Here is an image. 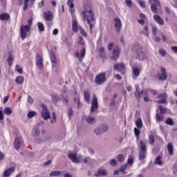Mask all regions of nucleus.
<instances>
[{
  "label": "nucleus",
  "instance_id": "nucleus-1",
  "mask_svg": "<svg viewBox=\"0 0 177 177\" xmlns=\"http://www.w3.org/2000/svg\"><path fill=\"white\" fill-rule=\"evenodd\" d=\"M84 8L86 11H82V15L84 17V21L86 20L87 24L89 25L90 31L92 32V28L93 27V22L95 21V14L92 9L88 10L86 6H84Z\"/></svg>",
  "mask_w": 177,
  "mask_h": 177
},
{
  "label": "nucleus",
  "instance_id": "nucleus-2",
  "mask_svg": "<svg viewBox=\"0 0 177 177\" xmlns=\"http://www.w3.org/2000/svg\"><path fill=\"white\" fill-rule=\"evenodd\" d=\"M139 147H140V153L138 156V158L140 161H143L145 158H146V156H147V147L146 144L143 142V140L139 141Z\"/></svg>",
  "mask_w": 177,
  "mask_h": 177
},
{
  "label": "nucleus",
  "instance_id": "nucleus-3",
  "mask_svg": "<svg viewBox=\"0 0 177 177\" xmlns=\"http://www.w3.org/2000/svg\"><path fill=\"white\" fill-rule=\"evenodd\" d=\"M41 107H42V110L41 112V117L42 119H44L45 121L47 120H50V113H49V111H48V106L44 104H41Z\"/></svg>",
  "mask_w": 177,
  "mask_h": 177
},
{
  "label": "nucleus",
  "instance_id": "nucleus-4",
  "mask_svg": "<svg viewBox=\"0 0 177 177\" xmlns=\"http://www.w3.org/2000/svg\"><path fill=\"white\" fill-rule=\"evenodd\" d=\"M31 30V26L30 25H21L20 27V35L21 39H26L27 38V32Z\"/></svg>",
  "mask_w": 177,
  "mask_h": 177
},
{
  "label": "nucleus",
  "instance_id": "nucleus-5",
  "mask_svg": "<svg viewBox=\"0 0 177 177\" xmlns=\"http://www.w3.org/2000/svg\"><path fill=\"white\" fill-rule=\"evenodd\" d=\"M109 131V125L107 124H101L97 126V127L94 129V133L97 136L102 135V133H104V132H107Z\"/></svg>",
  "mask_w": 177,
  "mask_h": 177
},
{
  "label": "nucleus",
  "instance_id": "nucleus-6",
  "mask_svg": "<svg viewBox=\"0 0 177 177\" xmlns=\"http://www.w3.org/2000/svg\"><path fill=\"white\" fill-rule=\"evenodd\" d=\"M121 53V48L118 45H115L113 48L112 57H111V60L113 62H117L120 59V55Z\"/></svg>",
  "mask_w": 177,
  "mask_h": 177
},
{
  "label": "nucleus",
  "instance_id": "nucleus-7",
  "mask_svg": "<svg viewBox=\"0 0 177 177\" xmlns=\"http://www.w3.org/2000/svg\"><path fill=\"white\" fill-rule=\"evenodd\" d=\"M106 73H101L95 77V82L97 85H102V84H104V82H106Z\"/></svg>",
  "mask_w": 177,
  "mask_h": 177
},
{
  "label": "nucleus",
  "instance_id": "nucleus-8",
  "mask_svg": "<svg viewBox=\"0 0 177 177\" xmlns=\"http://www.w3.org/2000/svg\"><path fill=\"white\" fill-rule=\"evenodd\" d=\"M99 109V103L97 102V97H96V94L93 95V99L91 100V113H93Z\"/></svg>",
  "mask_w": 177,
  "mask_h": 177
},
{
  "label": "nucleus",
  "instance_id": "nucleus-9",
  "mask_svg": "<svg viewBox=\"0 0 177 177\" xmlns=\"http://www.w3.org/2000/svg\"><path fill=\"white\" fill-rule=\"evenodd\" d=\"M44 57L41 53H37L36 57V65L39 67V70H42L44 68Z\"/></svg>",
  "mask_w": 177,
  "mask_h": 177
},
{
  "label": "nucleus",
  "instance_id": "nucleus-10",
  "mask_svg": "<svg viewBox=\"0 0 177 177\" xmlns=\"http://www.w3.org/2000/svg\"><path fill=\"white\" fill-rule=\"evenodd\" d=\"M113 69L116 71H120L121 74H124L123 71H125V64L123 63L115 64L113 65Z\"/></svg>",
  "mask_w": 177,
  "mask_h": 177
},
{
  "label": "nucleus",
  "instance_id": "nucleus-11",
  "mask_svg": "<svg viewBox=\"0 0 177 177\" xmlns=\"http://www.w3.org/2000/svg\"><path fill=\"white\" fill-rule=\"evenodd\" d=\"M83 120H85V121H86V123L90 124V125H95V124H96V118L91 115H84L83 117Z\"/></svg>",
  "mask_w": 177,
  "mask_h": 177
},
{
  "label": "nucleus",
  "instance_id": "nucleus-12",
  "mask_svg": "<svg viewBox=\"0 0 177 177\" xmlns=\"http://www.w3.org/2000/svg\"><path fill=\"white\" fill-rule=\"evenodd\" d=\"M94 176H107V171L104 169V167H101L97 169L96 173L94 174Z\"/></svg>",
  "mask_w": 177,
  "mask_h": 177
},
{
  "label": "nucleus",
  "instance_id": "nucleus-13",
  "mask_svg": "<svg viewBox=\"0 0 177 177\" xmlns=\"http://www.w3.org/2000/svg\"><path fill=\"white\" fill-rule=\"evenodd\" d=\"M161 6V3L160 1H155L154 3H151V10L153 13H157V10H158V8Z\"/></svg>",
  "mask_w": 177,
  "mask_h": 177
},
{
  "label": "nucleus",
  "instance_id": "nucleus-14",
  "mask_svg": "<svg viewBox=\"0 0 177 177\" xmlns=\"http://www.w3.org/2000/svg\"><path fill=\"white\" fill-rule=\"evenodd\" d=\"M136 91L134 93V95L136 96V99H140L142 97V95H143V90L140 91V88L139 87V85L136 84L135 86Z\"/></svg>",
  "mask_w": 177,
  "mask_h": 177
},
{
  "label": "nucleus",
  "instance_id": "nucleus-15",
  "mask_svg": "<svg viewBox=\"0 0 177 177\" xmlns=\"http://www.w3.org/2000/svg\"><path fill=\"white\" fill-rule=\"evenodd\" d=\"M161 71L162 74L158 75V80L159 81H165L167 78H168V76L167 75V70H165V68L162 67Z\"/></svg>",
  "mask_w": 177,
  "mask_h": 177
},
{
  "label": "nucleus",
  "instance_id": "nucleus-16",
  "mask_svg": "<svg viewBox=\"0 0 177 177\" xmlns=\"http://www.w3.org/2000/svg\"><path fill=\"white\" fill-rule=\"evenodd\" d=\"M43 17L47 21H52L53 20V14L50 11L43 12Z\"/></svg>",
  "mask_w": 177,
  "mask_h": 177
},
{
  "label": "nucleus",
  "instance_id": "nucleus-17",
  "mask_svg": "<svg viewBox=\"0 0 177 177\" xmlns=\"http://www.w3.org/2000/svg\"><path fill=\"white\" fill-rule=\"evenodd\" d=\"M115 21V28L118 32H120L121 31V27H122V24H121V19L120 18L116 17L114 19Z\"/></svg>",
  "mask_w": 177,
  "mask_h": 177
},
{
  "label": "nucleus",
  "instance_id": "nucleus-18",
  "mask_svg": "<svg viewBox=\"0 0 177 177\" xmlns=\"http://www.w3.org/2000/svg\"><path fill=\"white\" fill-rule=\"evenodd\" d=\"M21 145H23V140L19 137H17L14 141L15 149L19 150Z\"/></svg>",
  "mask_w": 177,
  "mask_h": 177
},
{
  "label": "nucleus",
  "instance_id": "nucleus-19",
  "mask_svg": "<svg viewBox=\"0 0 177 177\" xmlns=\"http://www.w3.org/2000/svg\"><path fill=\"white\" fill-rule=\"evenodd\" d=\"M68 157L71 159L72 162H75L76 164L80 162V158H78L75 153H68Z\"/></svg>",
  "mask_w": 177,
  "mask_h": 177
},
{
  "label": "nucleus",
  "instance_id": "nucleus-20",
  "mask_svg": "<svg viewBox=\"0 0 177 177\" xmlns=\"http://www.w3.org/2000/svg\"><path fill=\"white\" fill-rule=\"evenodd\" d=\"M15 172V167H12L4 171L3 176V177H10V175Z\"/></svg>",
  "mask_w": 177,
  "mask_h": 177
},
{
  "label": "nucleus",
  "instance_id": "nucleus-21",
  "mask_svg": "<svg viewBox=\"0 0 177 177\" xmlns=\"http://www.w3.org/2000/svg\"><path fill=\"white\" fill-rule=\"evenodd\" d=\"M153 19L158 24H160V26H164V19L160 17V15H153Z\"/></svg>",
  "mask_w": 177,
  "mask_h": 177
},
{
  "label": "nucleus",
  "instance_id": "nucleus-22",
  "mask_svg": "<svg viewBox=\"0 0 177 177\" xmlns=\"http://www.w3.org/2000/svg\"><path fill=\"white\" fill-rule=\"evenodd\" d=\"M15 58L13 57V51L10 50L8 52V66H12L13 64V61Z\"/></svg>",
  "mask_w": 177,
  "mask_h": 177
},
{
  "label": "nucleus",
  "instance_id": "nucleus-23",
  "mask_svg": "<svg viewBox=\"0 0 177 177\" xmlns=\"http://www.w3.org/2000/svg\"><path fill=\"white\" fill-rule=\"evenodd\" d=\"M84 100L87 103H91V93L89 91H84Z\"/></svg>",
  "mask_w": 177,
  "mask_h": 177
},
{
  "label": "nucleus",
  "instance_id": "nucleus-24",
  "mask_svg": "<svg viewBox=\"0 0 177 177\" xmlns=\"http://www.w3.org/2000/svg\"><path fill=\"white\" fill-rule=\"evenodd\" d=\"M72 28L74 32H78V21H77V19H73L72 22Z\"/></svg>",
  "mask_w": 177,
  "mask_h": 177
},
{
  "label": "nucleus",
  "instance_id": "nucleus-25",
  "mask_svg": "<svg viewBox=\"0 0 177 177\" xmlns=\"http://www.w3.org/2000/svg\"><path fill=\"white\" fill-rule=\"evenodd\" d=\"M40 133H41V131H39V129H38V127H35L32 130V136H35V138H38V136H39Z\"/></svg>",
  "mask_w": 177,
  "mask_h": 177
},
{
  "label": "nucleus",
  "instance_id": "nucleus-26",
  "mask_svg": "<svg viewBox=\"0 0 177 177\" xmlns=\"http://www.w3.org/2000/svg\"><path fill=\"white\" fill-rule=\"evenodd\" d=\"M136 125L138 129H142V128H143V122L142 121V118H139L136 121Z\"/></svg>",
  "mask_w": 177,
  "mask_h": 177
},
{
  "label": "nucleus",
  "instance_id": "nucleus-27",
  "mask_svg": "<svg viewBox=\"0 0 177 177\" xmlns=\"http://www.w3.org/2000/svg\"><path fill=\"white\" fill-rule=\"evenodd\" d=\"M162 157L161 156H158L154 161L155 165H162L163 162L161 160Z\"/></svg>",
  "mask_w": 177,
  "mask_h": 177
},
{
  "label": "nucleus",
  "instance_id": "nucleus-28",
  "mask_svg": "<svg viewBox=\"0 0 177 177\" xmlns=\"http://www.w3.org/2000/svg\"><path fill=\"white\" fill-rule=\"evenodd\" d=\"M156 120L157 122H162L164 121V115L161 113H156Z\"/></svg>",
  "mask_w": 177,
  "mask_h": 177
},
{
  "label": "nucleus",
  "instance_id": "nucleus-29",
  "mask_svg": "<svg viewBox=\"0 0 177 177\" xmlns=\"http://www.w3.org/2000/svg\"><path fill=\"white\" fill-rule=\"evenodd\" d=\"M167 150L170 156H174V145H172V143L167 144Z\"/></svg>",
  "mask_w": 177,
  "mask_h": 177
},
{
  "label": "nucleus",
  "instance_id": "nucleus-30",
  "mask_svg": "<svg viewBox=\"0 0 177 177\" xmlns=\"http://www.w3.org/2000/svg\"><path fill=\"white\" fill-rule=\"evenodd\" d=\"M50 59L52 63H54V64H56V55H55V52L50 51Z\"/></svg>",
  "mask_w": 177,
  "mask_h": 177
},
{
  "label": "nucleus",
  "instance_id": "nucleus-31",
  "mask_svg": "<svg viewBox=\"0 0 177 177\" xmlns=\"http://www.w3.org/2000/svg\"><path fill=\"white\" fill-rule=\"evenodd\" d=\"M10 19V16L8 13L0 14V20H9Z\"/></svg>",
  "mask_w": 177,
  "mask_h": 177
},
{
  "label": "nucleus",
  "instance_id": "nucleus-32",
  "mask_svg": "<svg viewBox=\"0 0 177 177\" xmlns=\"http://www.w3.org/2000/svg\"><path fill=\"white\" fill-rule=\"evenodd\" d=\"M132 71L133 75H135L136 77H139V75H140V70H139V68L138 67H133L132 68Z\"/></svg>",
  "mask_w": 177,
  "mask_h": 177
},
{
  "label": "nucleus",
  "instance_id": "nucleus-33",
  "mask_svg": "<svg viewBox=\"0 0 177 177\" xmlns=\"http://www.w3.org/2000/svg\"><path fill=\"white\" fill-rule=\"evenodd\" d=\"M37 113L35 111H30L27 113L28 118H32V117H35L37 115Z\"/></svg>",
  "mask_w": 177,
  "mask_h": 177
},
{
  "label": "nucleus",
  "instance_id": "nucleus-34",
  "mask_svg": "<svg viewBox=\"0 0 177 177\" xmlns=\"http://www.w3.org/2000/svg\"><path fill=\"white\" fill-rule=\"evenodd\" d=\"M15 82L19 84H23L24 82V77L23 76H18L15 79Z\"/></svg>",
  "mask_w": 177,
  "mask_h": 177
},
{
  "label": "nucleus",
  "instance_id": "nucleus-35",
  "mask_svg": "<svg viewBox=\"0 0 177 177\" xmlns=\"http://www.w3.org/2000/svg\"><path fill=\"white\" fill-rule=\"evenodd\" d=\"M128 168V165H122L119 169L120 172H122L123 175H125L127 172L125 171V169Z\"/></svg>",
  "mask_w": 177,
  "mask_h": 177
},
{
  "label": "nucleus",
  "instance_id": "nucleus-36",
  "mask_svg": "<svg viewBox=\"0 0 177 177\" xmlns=\"http://www.w3.org/2000/svg\"><path fill=\"white\" fill-rule=\"evenodd\" d=\"M158 109L160 110V114H166L168 110L167 107H163L162 105H159Z\"/></svg>",
  "mask_w": 177,
  "mask_h": 177
},
{
  "label": "nucleus",
  "instance_id": "nucleus-37",
  "mask_svg": "<svg viewBox=\"0 0 177 177\" xmlns=\"http://www.w3.org/2000/svg\"><path fill=\"white\" fill-rule=\"evenodd\" d=\"M62 171H53L50 173V176H60Z\"/></svg>",
  "mask_w": 177,
  "mask_h": 177
},
{
  "label": "nucleus",
  "instance_id": "nucleus-38",
  "mask_svg": "<svg viewBox=\"0 0 177 177\" xmlns=\"http://www.w3.org/2000/svg\"><path fill=\"white\" fill-rule=\"evenodd\" d=\"M165 124L170 126H174L175 124V123L174 122V120H172V118H168L166 119Z\"/></svg>",
  "mask_w": 177,
  "mask_h": 177
},
{
  "label": "nucleus",
  "instance_id": "nucleus-39",
  "mask_svg": "<svg viewBox=\"0 0 177 177\" xmlns=\"http://www.w3.org/2000/svg\"><path fill=\"white\" fill-rule=\"evenodd\" d=\"M13 113V111L10 109V107H6L4 109V114L6 115H10Z\"/></svg>",
  "mask_w": 177,
  "mask_h": 177
},
{
  "label": "nucleus",
  "instance_id": "nucleus-40",
  "mask_svg": "<svg viewBox=\"0 0 177 177\" xmlns=\"http://www.w3.org/2000/svg\"><path fill=\"white\" fill-rule=\"evenodd\" d=\"M154 141H155V139H154V136L151 134L149 136V143L151 146H153L154 145Z\"/></svg>",
  "mask_w": 177,
  "mask_h": 177
},
{
  "label": "nucleus",
  "instance_id": "nucleus-41",
  "mask_svg": "<svg viewBox=\"0 0 177 177\" xmlns=\"http://www.w3.org/2000/svg\"><path fill=\"white\" fill-rule=\"evenodd\" d=\"M67 114L69 120H71V117H73V115L74 114L73 108L70 107L69 109H67Z\"/></svg>",
  "mask_w": 177,
  "mask_h": 177
},
{
  "label": "nucleus",
  "instance_id": "nucleus-42",
  "mask_svg": "<svg viewBox=\"0 0 177 177\" xmlns=\"http://www.w3.org/2000/svg\"><path fill=\"white\" fill-rule=\"evenodd\" d=\"M117 160H118V162H124V160H125L124 154L118 155Z\"/></svg>",
  "mask_w": 177,
  "mask_h": 177
},
{
  "label": "nucleus",
  "instance_id": "nucleus-43",
  "mask_svg": "<svg viewBox=\"0 0 177 177\" xmlns=\"http://www.w3.org/2000/svg\"><path fill=\"white\" fill-rule=\"evenodd\" d=\"M37 27L39 28V31H41V32L45 31V26H44V24L41 22H38Z\"/></svg>",
  "mask_w": 177,
  "mask_h": 177
},
{
  "label": "nucleus",
  "instance_id": "nucleus-44",
  "mask_svg": "<svg viewBox=\"0 0 177 177\" xmlns=\"http://www.w3.org/2000/svg\"><path fill=\"white\" fill-rule=\"evenodd\" d=\"M155 102H156V103H158V104H167V97L162 98L161 100H158Z\"/></svg>",
  "mask_w": 177,
  "mask_h": 177
},
{
  "label": "nucleus",
  "instance_id": "nucleus-45",
  "mask_svg": "<svg viewBox=\"0 0 177 177\" xmlns=\"http://www.w3.org/2000/svg\"><path fill=\"white\" fill-rule=\"evenodd\" d=\"M109 164L111 165V167H117L118 165V162L115 159H111L109 161Z\"/></svg>",
  "mask_w": 177,
  "mask_h": 177
},
{
  "label": "nucleus",
  "instance_id": "nucleus-46",
  "mask_svg": "<svg viewBox=\"0 0 177 177\" xmlns=\"http://www.w3.org/2000/svg\"><path fill=\"white\" fill-rule=\"evenodd\" d=\"M53 102H59L60 100V97L57 96L56 94H53L51 95Z\"/></svg>",
  "mask_w": 177,
  "mask_h": 177
},
{
  "label": "nucleus",
  "instance_id": "nucleus-47",
  "mask_svg": "<svg viewBox=\"0 0 177 177\" xmlns=\"http://www.w3.org/2000/svg\"><path fill=\"white\" fill-rule=\"evenodd\" d=\"M144 30H145L142 31V34H144V35H145L146 37H149V26H145Z\"/></svg>",
  "mask_w": 177,
  "mask_h": 177
},
{
  "label": "nucleus",
  "instance_id": "nucleus-48",
  "mask_svg": "<svg viewBox=\"0 0 177 177\" xmlns=\"http://www.w3.org/2000/svg\"><path fill=\"white\" fill-rule=\"evenodd\" d=\"M159 55H160L163 57H165V56H167V51H165V50L162 48L159 49Z\"/></svg>",
  "mask_w": 177,
  "mask_h": 177
},
{
  "label": "nucleus",
  "instance_id": "nucleus-49",
  "mask_svg": "<svg viewBox=\"0 0 177 177\" xmlns=\"http://www.w3.org/2000/svg\"><path fill=\"white\" fill-rule=\"evenodd\" d=\"M16 70L17 73H19L20 74H23V68H21L19 65H16Z\"/></svg>",
  "mask_w": 177,
  "mask_h": 177
},
{
  "label": "nucleus",
  "instance_id": "nucleus-50",
  "mask_svg": "<svg viewBox=\"0 0 177 177\" xmlns=\"http://www.w3.org/2000/svg\"><path fill=\"white\" fill-rule=\"evenodd\" d=\"M114 43L113 42H111L110 43L109 45H108V50L109 51H111L113 50V49H114Z\"/></svg>",
  "mask_w": 177,
  "mask_h": 177
},
{
  "label": "nucleus",
  "instance_id": "nucleus-51",
  "mask_svg": "<svg viewBox=\"0 0 177 177\" xmlns=\"http://www.w3.org/2000/svg\"><path fill=\"white\" fill-rule=\"evenodd\" d=\"M100 57H104V48L103 47L100 48Z\"/></svg>",
  "mask_w": 177,
  "mask_h": 177
},
{
  "label": "nucleus",
  "instance_id": "nucleus-52",
  "mask_svg": "<svg viewBox=\"0 0 177 177\" xmlns=\"http://www.w3.org/2000/svg\"><path fill=\"white\" fill-rule=\"evenodd\" d=\"M62 100V102H64L65 103H68V99L64 97V95H60V100Z\"/></svg>",
  "mask_w": 177,
  "mask_h": 177
},
{
  "label": "nucleus",
  "instance_id": "nucleus-53",
  "mask_svg": "<svg viewBox=\"0 0 177 177\" xmlns=\"http://www.w3.org/2000/svg\"><path fill=\"white\" fill-rule=\"evenodd\" d=\"M134 132H135L136 136L139 137V135H140V130H139V129L135 127Z\"/></svg>",
  "mask_w": 177,
  "mask_h": 177
},
{
  "label": "nucleus",
  "instance_id": "nucleus-54",
  "mask_svg": "<svg viewBox=\"0 0 177 177\" xmlns=\"http://www.w3.org/2000/svg\"><path fill=\"white\" fill-rule=\"evenodd\" d=\"M28 102L30 103V104H32L34 103V99L31 95L28 96Z\"/></svg>",
  "mask_w": 177,
  "mask_h": 177
},
{
  "label": "nucleus",
  "instance_id": "nucleus-55",
  "mask_svg": "<svg viewBox=\"0 0 177 177\" xmlns=\"http://www.w3.org/2000/svg\"><path fill=\"white\" fill-rule=\"evenodd\" d=\"M165 12L167 13V15H171V13H174V11L171 10L169 7H165Z\"/></svg>",
  "mask_w": 177,
  "mask_h": 177
},
{
  "label": "nucleus",
  "instance_id": "nucleus-56",
  "mask_svg": "<svg viewBox=\"0 0 177 177\" xmlns=\"http://www.w3.org/2000/svg\"><path fill=\"white\" fill-rule=\"evenodd\" d=\"M167 93H162V94H159L158 96H157V99H164V97H167Z\"/></svg>",
  "mask_w": 177,
  "mask_h": 177
},
{
  "label": "nucleus",
  "instance_id": "nucleus-57",
  "mask_svg": "<svg viewBox=\"0 0 177 177\" xmlns=\"http://www.w3.org/2000/svg\"><path fill=\"white\" fill-rule=\"evenodd\" d=\"M28 9V1H25L24 3V10Z\"/></svg>",
  "mask_w": 177,
  "mask_h": 177
},
{
  "label": "nucleus",
  "instance_id": "nucleus-58",
  "mask_svg": "<svg viewBox=\"0 0 177 177\" xmlns=\"http://www.w3.org/2000/svg\"><path fill=\"white\" fill-rule=\"evenodd\" d=\"M132 164H133V158H129L127 160V165H132Z\"/></svg>",
  "mask_w": 177,
  "mask_h": 177
},
{
  "label": "nucleus",
  "instance_id": "nucleus-59",
  "mask_svg": "<svg viewBox=\"0 0 177 177\" xmlns=\"http://www.w3.org/2000/svg\"><path fill=\"white\" fill-rule=\"evenodd\" d=\"M86 52L85 48H82V51H81V57H82V59H84L85 57V55H86Z\"/></svg>",
  "mask_w": 177,
  "mask_h": 177
},
{
  "label": "nucleus",
  "instance_id": "nucleus-60",
  "mask_svg": "<svg viewBox=\"0 0 177 177\" xmlns=\"http://www.w3.org/2000/svg\"><path fill=\"white\" fill-rule=\"evenodd\" d=\"M67 5L68 6H70L71 9H73V8H74V3L71 1H68Z\"/></svg>",
  "mask_w": 177,
  "mask_h": 177
},
{
  "label": "nucleus",
  "instance_id": "nucleus-61",
  "mask_svg": "<svg viewBox=\"0 0 177 177\" xmlns=\"http://www.w3.org/2000/svg\"><path fill=\"white\" fill-rule=\"evenodd\" d=\"M125 3L128 8H132V1H126Z\"/></svg>",
  "mask_w": 177,
  "mask_h": 177
},
{
  "label": "nucleus",
  "instance_id": "nucleus-62",
  "mask_svg": "<svg viewBox=\"0 0 177 177\" xmlns=\"http://www.w3.org/2000/svg\"><path fill=\"white\" fill-rule=\"evenodd\" d=\"M75 57L79 59L80 62H82V59L80 57V52L77 51L75 53Z\"/></svg>",
  "mask_w": 177,
  "mask_h": 177
},
{
  "label": "nucleus",
  "instance_id": "nucleus-63",
  "mask_svg": "<svg viewBox=\"0 0 177 177\" xmlns=\"http://www.w3.org/2000/svg\"><path fill=\"white\" fill-rule=\"evenodd\" d=\"M80 32H81L82 35H83V37H86L87 34H86V32L85 31V30L82 29L80 30Z\"/></svg>",
  "mask_w": 177,
  "mask_h": 177
},
{
  "label": "nucleus",
  "instance_id": "nucleus-64",
  "mask_svg": "<svg viewBox=\"0 0 177 177\" xmlns=\"http://www.w3.org/2000/svg\"><path fill=\"white\" fill-rule=\"evenodd\" d=\"M171 50H174V52L175 53H177V46H171Z\"/></svg>",
  "mask_w": 177,
  "mask_h": 177
}]
</instances>
